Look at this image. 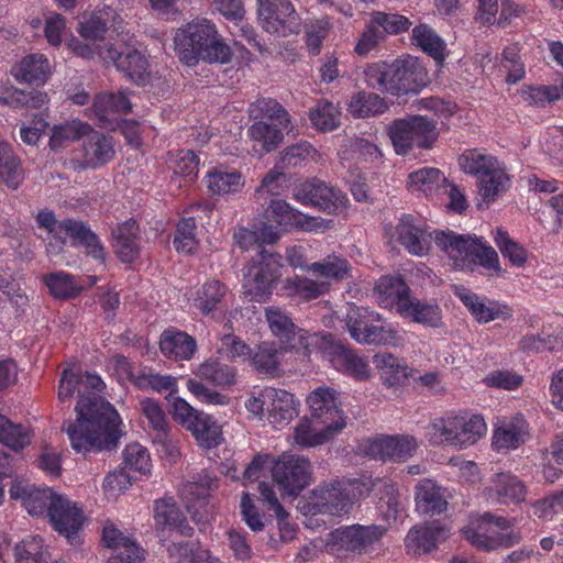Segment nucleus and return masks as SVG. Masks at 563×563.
Masks as SVG:
<instances>
[{
  "mask_svg": "<svg viewBox=\"0 0 563 563\" xmlns=\"http://www.w3.org/2000/svg\"><path fill=\"white\" fill-rule=\"evenodd\" d=\"M78 375L80 385L89 391L78 390L76 419L65 421L62 430L77 453L112 451L124 434L122 420L113 405L99 395L106 388L103 380L88 372Z\"/></svg>",
  "mask_w": 563,
  "mask_h": 563,
  "instance_id": "nucleus-1",
  "label": "nucleus"
},
{
  "mask_svg": "<svg viewBox=\"0 0 563 563\" xmlns=\"http://www.w3.org/2000/svg\"><path fill=\"white\" fill-rule=\"evenodd\" d=\"M175 51L187 66H195L199 59L209 63H228L231 48L218 36L214 26L207 20L189 23L174 37Z\"/></svg>",
  "mask_w": 563,
  "mask_h": 563,
  "instance_id": "nucleus-2",
  "label": "nucleus"
},
{
  "mask_svg": "<svg viewBox=\"0 0 563 563\" xmlns=\"http://www.w3.org/2000/svg\"><path fill=\"white\" fill-rule=\"evenodd\" d=\"M364 75L368 87L391 95L420 91L426 76L417 59L411 57L368 65Z\"/></svg>",
  "mask_w": 563,
  "mask_h": 563,
  "instance_id": "nucleus-3",
  "label": "nucleus"
},
{
  "mask_svg": "<svg viewBox=\"0 0 563 563\" xmlns=\"http://www.w3.org/2000/svg\"><path fill=\"white\" fill-rule=\"evenodd\" d=\"M434 242L457 269L473 272L479 265L496 273L501 272L497 252L482 239L457 235L452 231H434Z\"/></svg>",
  "mask_w": 563,
  "mask_h": 563,
  "instance_id": "nucleus-4",
  "label": "nucleus"
},
{
  "mask_svg": "<svg viewBox=\"0 0 563 563\" xmlns=\"http://www.w3.org/2000/svg\"><path fill=\"white\" fill-rule=\"evenodd\" d=\"M357 479L333 478L317 485L305 508L310 515L340 516L347 514L357 499Z\"/></svg>",
  "mask_w": 563,
  "mask_h": 563,
  "instance_id": "nucleus-5",
  "label": "nucleus"
},
{
  "mask_svg": "<svg viewBox=\"0 0 563 563\" xmlns=\"http://www.w3.org/2000/svg\"><path fill=\"white\" fill-rule=\"evenodd\" d=\"M387 134L398 155H407L415 146L430 150L439 137L437 122L424 115H409L394 120Z\"/></svg>",
  "mask_w": 563,
  "mask_h": 563,
  "instance_id": "nucleus-6",
  "label": "nucleus"
},
{
  "mask_svg": "<svg viewBox=\"0 0 563 563\" xmlns=\"http://www.w3.org/2000/svg\"><path fill=\"white\" fill-rule=\"evenodd\" d=\"M344 321L350 335L358 343L388 345L396 341L397 332L393 327L367 308L350 305Z\"/></svg>",
  "mask_w": 563,
  "mask_h": 563,
  "instance_id": "nucleus-7",
  "label": "nucleus"
},
{
  "mask_svg": "<svg viewBox=\"0 0 563 563\" xmlns=\"http://www.w3.org/2000/svg\"><path fill=\"white\" fill-rule=\"evenodd\" d=\"M386 528L379 525H351L334 529L328 536L325 548L336 556L362 555L379 542Z\"/></svg>",
  "mask_w": 563,
  "mask_h": 563,
  "instance_id": "nucleus-8",
  "label": "nucleus"
},
{
  "mask_svg": "<svg viewBox=\"0 0 563 563\" xmlns=\"http://www.w3.org/2000/svg\"><path fill=\"white\" fill-rule=\"evenodd\" d=\"M490 525H495L500 530H507L511 527V521L505 517L485 512L473 520L470 526L463 528L461 532L473 547L487 552L503 547L508 548L519 542L517 534L490 530Z\"/></svg>",
  "mask_w": 563,
  "mask_h": 563,
  "instance_id": "nucleus-9",
  "label": "nucleus"
},
{
  "mask_svg": "<svg viewBox=\"0 0 563 563\" xmlns=\"http://www.w3.org/2000/svg\"><path fill=\"white\" fill-rule=\"evenodd\" d=\"M274 483L289 496H298L312 479L310 461L296 454H282L272 467Z\"/></svg>",
  "mask_w": 563,
  "mask_h": 563,
  "instance_id": "nucleus-10",
  "label": "nucleus"
},
{
  "mask_svg": "<svg viewBox=\"0 0 563 563\" xmlns=\"http://www.w3.org/2000/svg\"><path fill=\"white\" fill-rule=\"evenodd\" d=\"M258 21L271 34L284 36L299 32L300 18L289 0H257Z\"/></svg>",
  "mask_w": 563,
  "mask_h": 563,
  "instance_id": "nucleus-11",
  "label": "nucleus"
},
{
  "mask_svg": "<svg viewBox=\"0 0 563 563\" xmlns=\"http://www.w3.org/2000/svg\"><path fill=\"white\" fill-rule=\"evenodd\" d=\"M294 196L298 201L317 207L329 214L340 213L347 208V198L344 194L317 179L297 186Z\"/></svg>",
  "mask_w": 563,
  "mask_h": 563,
  "instance_id": "nucleus-12",
  "label": "nucleus"
},
{
  "mask_svg": "<svg viewBox=\"0 0 563 563\" xmlns=\"http://www.w3.org/2000/svg\"><path fill=\"white\" fill-rule=\"evenodd\" d=\"M98 55L104 62H112L118 70L136 85L145 86L150 82L148 62L139 51L128 47L120 51L111 44H103L98 46Z\"/></svg>",
  "mask_w": 563,
  "mask_h": 563,
  "instance_id": "nucleus-13",
  "label": "nucleus"
},
{
  "mask_svg": "<svg viewBox=\"0 0 563 563\" xmlns=\"http://www.w3.org/2000/svg\"><path fill=\"white\" fill-rule=\"evenodd\" d=\"M84 144L80 155H75L69 159L68 166L75 172L93 169L113 158L114 150L111 137L101 132L90 131L84 135Z\"/></svg>",
  "mask_w": 563,
  "mask_h": 563,
  "instance_id": "nucleus-14",
  "label": "nucleus"
},
{
  "mask_svg": "<svg viewBox=\"0 0 563 563\" xmlns=\"http://www.w3.org/2000/svg\"><path fill=\"white\" fill-rule=\"evenodd\" d=\"M307 402L311 409V418L318 423L324 424L336 434L345 427V419L342 410L339 409L334 389L319 387L308 396Z\"/></svg>",
  "mask_w": 563,
  "mask_h": 563,
  "instance_id": "nucleus-15",
  "label": "nucleus"
},
{
  "mask_svg": "<svg viewBox=\"0 0 563 563\" xmlns=\"http://www.w3.org/2000/svg\"><path fill=\"white\" fill-rule=\"evenodd\" d=\"M418 444L411 435H385L368 440L364 446L366 455L380 461L401 463L411 457Z\"/></svg>",
  "mask_w": 563,
  "mask_h": 563,
  "instance_id": "nucleus-16",
  "label": "nucleus"
},
{
  "mask_svg": "<svg viewBox=\"0 0 563 563\" xmlns=\"http://www.w3.org/2000/svg\"><path fill=\"white\" fill-rule=\"evenodd\" d=\"M49 505L47 517L53 528L70 544H76L84 521L82 510L63 495H57Z\"/></svg>",
  "mask_w": 563,
  "mask_h": 563,
  "instance_id": "nucleus-17",
  "label": "nucleus"
},
{
  "mask_svg": "<svg viewBox=\"0 0 563 563\" xmlns=\"http://www.w3.org/2000/svg\"><path fill=\"white\" fill-rule=\"evenodd\" d=\"M9 493L11 499H21L32 516H47L51 501L58 495L51 488H36L24 478L12 481Z\"/></svg>",
  "mask_w": 563,
  "mask_h": 563,
  "instance_id": "nucleus-18",
  "label": "nucleus"
},
{
  "mask_svg": "<svg viewBox=\"0 0 563 563\" xmlns=\"http://www.w3.org/2000/svg\"><path fill=\"white\" fill-rule=\"evenodd\" d=\"M448 537L449 529L444 523L437 520L427 521L409 530L405 539V545L408 552L424 554L434 550L438 542L445 540Z\"/></svg>",
  "mask_w": 563,
  "mask_h": 563,
  "instance_id": "nucleus-19",
  "label": "nucleus"
},
{
  "mask_svg": "<svg viewBox=\"0 0 563 563\" xmlns=\"http://www.w3.org/2000/svg\"><path fill=\"white\" fill-rule=\"evenodd\" d=\"M60 235L68 236L74 245L81 246L86 250V254L96 261L104 262L106 252L98 235L90 227L77 219L66 218L60 220Z\"/></svg>",
  "mask_w": 563,
  "mask_h": 563,
  "instance_id": "nucleus-20",
  "label": "nucleus"
},
{
  "mask_svg": "<svg viewBox=\"0 0 563 563\" xmlns=\"http://www.w3.org/2000/svg\"><path fill=\"white\" fill-rule=\"evenodd\" d=\"M102 541L114 551L106 563H139L144 559V550L112 525L104 526Z\"/></svg>",
  "mask_w": 563,
  "mask_h": 563,
  "instance_id": "nucleus-21",
  "label": "nucleus"
},
{
  "mask_svg": "<svg viewBox=\"0 0 563 563\" xmlns=\"http://www.w3.org/2000/svg\"><path fill=\"white\" fill-rule=\"evenodd\" d=\"M266 319L272 333L289 349L307 347L306 332L298 328L279 308L265 309Z\"/></svg>",
  "mask_w": 563,
  "mask_h": 563,
  "instance_id": "nucleus-22",
  "label": "nucleus"
},
{
  "mask_svg": "<svg viewBox=\"0 0 563 563\" xmlns=\"http://www.w3.org/2000/svg\"><path fill=\"white\" fill-rule=\"evenodd\" d=\"M329 355L334 367L356 380H366L371 376L368 362L351 347L341 342L331 341Z\"/></svg>",
  "mask_w": 563,
  "mask_h": 563,
  "instance_id": "nucleus-23",
  "label": "nucleus"
},
{
  "mask_svg": "<svg viewBox=\"0 0 563 563\" xmlns=\"http://www.w3.org/2000/svg\"><path fill=\"white\" fill-rule=\"evenodd\" d=\"M140 406L153 432V441L161 444L167 454L173 455L176 452V448L173 444L170 424L164 410L159 404L152 398L141 400Z\"/></svg>",
  "mask_w": 563,
  "mask_h": 563,
  "instance_id": "nucleus-24",
  "label": "nucleus"
},
{
  "mask_svg": "<svg viewBox=\"0 0 563 563\" xmlns=\"http://www.w3.org/2000/svg\"><path fill=\"white\" fill-rule=\"evenodd\" d=\"M155 526L159 536L168 529L183 536H191L194 529L187 523L186 517L172 498L158 499L154 506Z\"/></svg>",
  "mask_w": 563,
  "mask_h": 563,
  "instance_id": "nucleus-25",
  "label": "nucleus"
},
{
  "mask_svg": "<svg viewBox=\"0 0 563 563\" xmlns=\"http://www.w3.org/2000/svg\"><path fill=\"white\" fill-rule=\"evenodd\" d=\"M415 500L416 510L430 517L445 512L449 505L442 488L429 478L421 479L416 486Z\"/></svg>",
  "mask_w": 563,
  "mask_h": 563,
  "instance_id": "nucleus-26",
  "label": "nucleus"
},
{
  "mask_svg": "<svg viewBox=\"0 0 563 563\" xmlns=\"http://www.w3.org/2000/svg\"><path fill=\"white\" fill-rule=\"evenodd\" d=\"M113 247L124 263L134 262L140 254V229L134 219H129L112 230Z\"/></svg>",
  "mask_w": 563,
  "mask_h": 563,
  "instance_id": "nucleus-27",
  "label": "nucleus"
},
{
  "mask_svg": "<svg viewBox=\"0 0 563 563\" xmlns=\"http://www.w3.org/2000/svg\"><path fill=\"white\" fill-rule=\"evenodd\" d=\"M455 295L479 323H487L496 319L508 320L512 316L509 307L497 303L486 306L476 294L464 287H456Z\"/></svg>",
  "mask_w": 563,
  "mask_h": 563,
  "instance_id": "nucleus-28",
  "label": "nucleus"
},
{
  "mask_svg": "<svg viewBox=\"0 0 563 563\" xmlns=\"http://www.w3.org/2000/svg\"><path fill=\"white\" fill-rule=\"evenodd\" d=\"M397 312L404 318H409L416 323L439 328L442 320V311L439 305L421 301L417 298H402L397 305Z\"/></svg>",
  "mask_w": 563,
  "mask_h": 563,
  "instance_id": "nucleus-29",
  "label": "nucleus"
},
{
  "mask_svg": "<svg viewBox=\"0 0 563 563\" xmlns=\"http://www.w3.org/2000/svg\"><path fill=\"white\" fill-rule=\"evenodd\" d=\"M529 424L522 415L499 426L493 435V444L497 450H515L529 439Z\"/></svg>",
  "mask_w": 563,
  "mask_h": 563,
  "instance_id": "nucleus-30",
  "label": "nucleus"
},
{
  "mask_svg": "<svg viewBox=\"0 0 563 563\" xmlns=\"http://www.w3.org/2000/svg\"><path fill=\"white\" fill-rule=\"evenodd\" d=\"M396 235L397 241L412 255L422 256L429 249L431 234L417 227L410 214H404L399 219Z\"/></svg>",
  "mask_w": 563,
  "mask_h": 563,
  "instance_id": "nucleus-31",
  "label": "nucleus"
},
{
  "mask_svg": "<svg viewBox=\"0 0 563 563\" xmlns=\"http://www.w3.org/2000/svg\"><path fill=\"white\" fill-rule=\"evenodd\" d=\"M161 352L168 358L190 360L197 350L196 340L175 328L163 331L159 338Z\"/></svg>",
  "mask_w": 563,
  "mask_h": 563,
  "instance_id": "nucleus-32",
  "label": "nucleus"
},
{
  "mask_svg": "<svg viewBox=\"0 0 563 563\" xmlns=\"http://www.w3.org/2000/svg\"><path fill=\"white\" fill-rule=\"evenodd\" d=\"M490 498L501 504H519L526 500L527 487L522 481L510 474H496L493 486L488 488Z\"/></svg>",
  "mask_w": 563,
  "mask_h": 563,
  "instance_id": "nucleus-33",
  "label": "nucleus"
},
{
  "mask_svg": "<svg viewBox=\"0 0 563 563\" xmlns=\"http://www.w3.org/2000/svg\"><path fill=\"white\" fill-rule=\"evenodd\" d=\"M49 63L42 54H30L12 69L14 77L29 84H43L49 75Z\"/></svg>",
  "mask_w": 563,
  "mask_h": 563,
  "instance_id": "nucleus-34",
  "label": "nucleus"
},
{
  "mask_svg": "<svg viewBox=\"0 0 563 563\" xmlns=\"http://www.w3.org/2000/svg\"><path fill=\"white\" fill-rule=\"evenodd\" d=\"M388 104L384 98L374 92L358 91L347 102L349 113L358 119H365L385 113Z\"/></svg>",
  "mask_w": 563,
  "mask_h": 563,
  "instance_id": "nucleus-35",
  "label": "nucleus"
},
{
  "mask_svg": "<svg viewBox=\"0 0 563 563\" xmlns=\"http://www.w3.org/2000/svg\"><path fill=\"white\" fill-rule=\"evenodd\" d=\"M115 10L110 5L97 7L87 20L79 23V34L86 40H103L108 24L115 19Z\"/></svg>",
  "mask_w": 563,
  "mask_h": 563,
  "instance_id": "nucleus-36",
  "label": "nucleus"
},
{
  "mask_svg": "<svg viewBox=\"0 0 563 563\" xmlns=\"http://www.w3.org/2000/svg\"><path fill=\"white\" fill-rule=\"evenodd\" d=\"M335 435L336 433L324 424L318 423L312 418H305L296 426L294 439L300 446L310 448L323 444Z\"/></svg>",
  "mask_w": 563,
  "mask_h": 563,
  "instance_id": "nucleus-37",
  "label": "nucleus"
},
{
  "mask_svg": "<svg viewBox=\"0 0 563 563\" xmlns=\"http://www.w3.org/2000/svg\"><path fill=\"white\" fill-rule=\"evenodd\" d=\"M265 396L272 401L268 408L272 423H286L297 415L292 394L283 389L269 388L266 389Z\"/></svg>",
  "mask_w": 563,
  "mask_h": 563,
  "instance_id": "nucleus-38",
  "label": "nucleus"
},
{
  "mask_svg": "<svg viewBox=\"0 0 563 563\" xmlns=\"http://www.w3.org/2000/svg\"><path fill=\"white\" fill-rule=\"evenodd\" d=\"M192 426H186L198 443L206 448L217 446L220 442L221 431L211 416L197 411L191 419Z\"/></svg>",
  "mask_w": 563,
  "mask_h": 563,
  "instance_id": "nucleus-39",
  "label": "nucleus"
},
{
  "mask_svg": "<svg viewBox=\"0 0 563 563\" xmlns=\"http://www.w3.org/2000/svg\"><path fill=\"white\" fill-rule=\"evenodd\" d=\"M196 375L214 386H231L236 379V369L219 360H208L199 365Z\"/></svg>",
  "mask_w": 563,
  "mask_h": 563,
  "instance_id": "nucleus-40",
  "label": "nucleus"
},
{
  "mask_svg": "<svg viewBox=\"0 0 563 563\" xmlns=\"http://www.w3.org/2000/svg\"><path fill=\"white\" fill-rule=\"evenodd\" d=\"M275 285L258 268L247 263L243 278V289L244 294L250 296L252 300L266 301Z\"/></svg>",
  "mask_w": 563,
  "mask_h": 563,
  "instance_id": "nucleus-41",
  "label": "nucleus"
},
{
  "mask_svg": "<svg viewBox=\"0 0 563 563\" xmlns=\"http://www.w3.org/2000/svg\"><path fill=\"white\" fill-rule=\"evenodd\" d=\"M412 40L424 53L431 56L438 64L445 58V44L437 33L426 24L416 26L412 30Z\"/></svg>",
  "mask_w": 563,
  "mask_h": 563,
  "instance_id": "nucleus-42",
  "label": "nucleus"
},
{
  "mask_svg": "<svg viewBox=\"0 0 563 563\" xmlns=\"http://www.w3.org/2000/svg\"><path fill=\"white\" fill-rule=\"evenodd\" d=\"M89 131L90 125L78 120L55 125L48 145L52 151H58L68 146L71 142L84 137Z\"/></svg>",
  "mask_w": 563,
  "mask_h": 563,
  "instance_id": "nucleus-43",
  "label": "nucleus"
},
{
  "mask_svg": "<svg viewBox=\"0 0 563 563\" xmlns=\"http://www.w3.org/2000/svg\"><path fill=\"white\" fill-rule=\"evenodd\" d=\"M0 443L16 452L21 451L31 443L30 431L0 413Z\"/></svg>",
  "mask_w": 563,
  "mask_h": 563,
  "instance_id": "nucleus-44",
  "label": "nucleus"
},
{
  "mask_svg": "<svg viewBox=\"0 0 563 563\" xmlns=\"http://www.w3.org/2000/svg\"><path fill=\"white\" fill-rule=\"evenodd\" d=\"M250 137L265 152L274 151L283 141L282 128L276 123L255 121L249 129Z\"/></svg>",
  "mask_w": 563,
  "mask_h": 563,
  "instance_id": "nucleus-45",
  "label": "nucleus"
},
{
  "mask_svg": "<svg viewBox=\"0 0 563 563\" xmlns=\"http://www.w3.org/2000/svg\"><path fill=\"white\" fill-rule=\"evenodd\" d=\"M448 179L438 168H422L408 176L409 187L417 191L430 195L446 185Z\"/></svg>",
  "mask_w": 563,
  "mask_h": 563,
  "instance_id": "nucleus-46",
  "label": "nucleus"
},
{
  "mask_svg": "<svg viewBox=\"0 0 563 563\" xmlns=\"http://www.w3.org/2000/svg\"><path fill=\"white\" fill-rule=\"evenodd\" d=\"M374 289L379 295L382 301L390 299L396 310L400 299L408 298L410 295L409 286L399 276H382L376 282Z\"/></svg>",
  "mask_w": 563,
  "mask_h": 563,
  "instance_id": "nucleus-47",
  "label": "nucleus"
},
{
  "mask_svg": "<svg viewBox=\"0 0 563 563\" xmlns=\"http://www.w3.org/2000/svg\"><path fill=\"white\" fill-rule=\"evenodd\" d=\"M225 294L227 288L222 283L210 280L197 291L195 305L203 314H208L218 309Z\"/></svg>",
  "mask_w": 563,
  "mask_h": 563,
  "instance_id": "nucleus-48",
  "label": "nucleus"
},
{
  "mask_svg": "<svg viewBox=\"0 0 563 563\" xmlns=\"http://www.w3.org/2000/svg\"><path fill=\"white\" fill-rule=\"evenodd\" d=\"M44 282L56 299L75 298L82 290V287L75 283L74 277L64 272L52 273L44 277Z\"/></svg>",
  "mask_w": 563,
  "mask_h": 563,
  "instance_id": "nucleus-49",
  "label": "nucleus"
},
{
  "mask_svg": "<svg viewBox=\"0 0 563 563\" xmlns=\"http://www.w3.org/2000/svg\"><path fill=\"white\" fill-rule=\"evenodd\" d=\"M249 263L255 268H258V271L274 284H277L282 277V271L284 268L283 257L271 249L260 250Z\"/></svg>",
  "mask_w": 563,
  "mask_h": 563,
  "instance_id": "nucleus-50",
  "label": "nucleus"
},
{
  "mask_svg": "<svg viewBox=\"0 0 563 563\" xmlns=\"http://www.w3.org/2000/svg\"><path fill=\"white\" fill-rule=\"evenodd\" d=\"M285 289L290 296H298L305 300L316 299L329 289V285L323 282H314L311 279L295 276L285 280Z\"/></svg>",
  "mask_w": 563,
  "mask_h": 563,
  "instance_id": "nucleus-51",
  "label": "nucleus"
},
{
  "mask_svg": "<svg viewBox=\"0 0 563 563\" xmlns=\"http://www.w3.org/2000/svg\"><path fill=\"white\" fill-rule=\"evenodd\" d=\"M279 350L273 342H263L257 345L255 353L252 357L254 367L271 376H277L279 373Z\"/></svg>",
  "mask_w": 563,
  "mask_h": 563,
  "instance_id": "nucleus-52",
  "label": "nucleus"
},
{
  "mask_svg": "<svg viewBox=\"0 0 563 563\" xmlns=\"http://www.w3.org/2000/svg\"><path fill=\"white\" fill-rule=\"evenodd\" d=\"M244 183L239 172H211L208 174L207 186L213 195H228L242 189Z\"/></svg>",
  "mask_w": 563,
  "mask_h": 563,
  "instance_id": "nucleus-53",
  "label": "nucleus"
},
{
  "mask_svg": "<svg viewBox=\"0 0 563 563\" xmlns=\"http://www.w3.org/2000/svg\"><path fill=\"white\" fill-rule=\"evenodd\" d=\"M459 164L465 173L477 176L479 180L497 166V161L490 155H485L474 150L461 155Z\"/></svg>",
  "mask_w": 563,
  "mask_h": 563,
  "instance_id": "nucleus-54",
  "label": "nucleus"
},
{
  "mask_svg": "<svg viewBox=\"0 0 563 563\" xmlns=\"http://www.w3.org/2000/svg\"><path fill=\"white\" fill-rule=\"evenodd\" d=\"M0 176L12 188H16L22 179L20 161L3 141H0Z\"/></svg>",
  "mask_w": 563,
  "mask_h": 563,
  "instance_id": "nucleus-55",
  "label": "nucleus"
},
{
  "mask_svg": "<svg viewBox=\"0 0 563 563\" xmlns=\"http://www.w3.org/2000/svg\"><path fill=\"white\" fill-rule=\"evenodd\" d=\"M309 269L323 277L342 280L350 277L351 267L345 258L331 254L310 265Z\"/></svg>",
  "mask_w": 563,
  "mask_h": 563,
  "instance_id": "nucleus-56",
  "label": "nucleus"
},
{
  "mask_svg": "<svg viewBox=\"0 0 563 563\" xmlns=\"http://www.w3.org/2000/svg\"><path fill=\"white\" fill-rule=\"evenodd\" d=\"M456 446L466 448L474 444L486 431V424L482 417L473 416L468 420L457 417Z\"/></svg>",
  "mask_w": 563,
  "mask_h": 563,
  "instance_id": "nucleus-57",
  "label": "nucleus"
},
{
  "mask_svg": "<svg viewBox=\"0 0 563 563\" xmlns=\"http://www.w3.org/2000/svg\"><path fill=\"white\" fill-rule=\"evenodd\" d=\"M271 209L278 217L277 222L279 224L297 225L309 231L314 227L312 224L316 222L314 218H305V221H302L303 216L284 200H272Z\"/></svg>",
  "mask_w": 563,
  "mask_h": 563,
  "instance_id": "nucleus-58",
  "label": "nucleus"
},
{
  "mask_svg": "<svg viewBox=\"0 0 563 563\" xmlns=\"http://www.w3.org/2000/svg\"><path fill=\"white\" fill-rule=\"evenodd\" d=\"M309 118L314 128L320 131H332L339 126L338 110L329 101H321L309 112Z\"/></svg>",
  "mask_w": 563,
  "mask_h": 563,
  "instance_id": "nucleus-59",
  "label": "nucleus"
},
{
  "mask_svg": "<svg viewBox=\"0 0 563 563\" xmlns=\"http://www.w3.org/2000/svg\"><path fill=\"white\" fill-rule=\"evenodd\" d=\"M520 48L517 43L510 44L503 51L501 67L507 70L506 82L514 85L525 77V65L519 55Z\"/></svg>",
  "mask_w": 563,
  "mask_h": 563,
  "instance_id": "nucleus-60",
  "label": "nucleus"
},
{
  "mask_svg": "<svg viewBox=\"0 0 563 563\" xmlns=\"http://www.w3.org/2000/svg\"><path fill=\"white\" fill-rule=\"evenodd\" d=\"M314 152L313 146L306 141L292 144L280 153L276 167L282 170L296 167Z\"/></svg>",
  "mask_w": 563,
  "mask_h": 563,
  "instance_id": "nucleus-61",
  "label": "nucleus"
},
{
  "mask_svg": "<svg viewBox=\"0 0 563 563\" xmlns=\"http://www.w3.org/2000/svg\"><path fill=\"white\" fill-rule=\"evenodd\" d=\"M123 464L131 471L146 474L151 467L150 454L139 443H130L123 451Z\"/></svg>",
  "mask_w": 563,
  "mask_h": 563,
  "instance_id": "nucleus-62",
  "label": "nucleus"
},
{
  "mask_svg": "<svg viewBox=\"0 0 563 563\" xmlns=\"http://www.w3.org/2000/svg\"><path fill=\"white\" fill-rule=\"evenodd\" d=\"M196 220L192 217L179 221L173 244L178 252L190 253L196 246Z\"/></svg>",
  "mask_w": 563,
  "mask_h": 563,
  "instance_id": "nucleus-63",
  "label": "nucleus"
},
{
  "mask_svg": "<svg viewBox=\"0 0 563 563\" xmlns=\"http://www.w3.org/2000/svg\"><path fill=\"white\" fill-rule=\"evenodd\" d=\"M488 175L478 180L479 194L485 200H494L495 197L505 188V181L508 180L506 174L498 167H494Z\"/></svg>",
  "mask_w": 563,
  "mask_h": 563,
  "instance_id": "nucleus-64",
  "label": "nucleus"
}]
</instances>
